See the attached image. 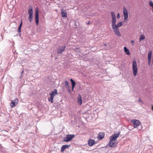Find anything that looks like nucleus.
<instances>
[{
  "label": "nucleus",
  "mask_w": 153,
  "mask_h": 153,
  "mask_svg": "<svg viewBox=\"0 0 153 153\" xmlns=\"http://www.w3.org/2000/svg\"><path fill=\"white\" fill-rule=\"evenodd\" d=\"M131 123L133 124L134 128H137L138 130H140L142 128V125L139 120H131Z\"/></svg>",
  "instance_id": "obj_1"
},
{
  "label": "nucleus",
  "mask_w": 153,
  "mask_h": 153,
  "mask_svg": "<svg viewBox=\"0 0 153 153\" xmlns=\"http://www.w3.org/2000/svg\"><path fill=\"white\" fill-rule=\"evenodd\" d=\"M133 72L134 76H136L137 72V68L136 61L134 60L132 64Z\"/></svg>",
  "instance_id": "obj_2"
},
{
  "label": "nucleus",
  "mask_w": 153,
  "mask_h": 153,
  "mask_svg": "<svg viewBox=\"0 0 153 153\" xmlns=\"http://www.w3.org/2000/svg\"><path fill=\"white\" fill-rule=\"evenodd\" d=\"M33 11L32 7H30L28 9V14L29 15L28 19L30 22L33 20Z\"/></svg>",
  "instance_id": "obj_3"
},
{
  "label": "nucleus",
  "mask_w": 153,
  "mask_h": 153,
  "mask_svg": "<svg viewBox=\"0 0 153 153\" xmlns=\"http://www.w3.org/2000/svg\"><path fill=\"white\" fill-rule=\"evenodd\" d=\"M74 137V134H68L67 135L66 137L64 138L63 140L65 142L69 141Z\"/></svg>",
  "instance_id": "obj_4"
},
{
  "label": "nucleus",
  "mask_w": 153,
  "mask_h": 153,
  "mask_svg": "<svg viewBox=\"0 0 153 153\" xmlns=\"http://www.w3.org/2000/svg\"><path fill=\"white\" fill-rule=\"evenodd\" d=\"M120 134V132L117 133H114L110 137V140L111 141L115 140L119 137Z\"/></svg>",
  "instance_id": "obj_5"
},
{
  "label": "nucleus",
  "mask_w": 153,
  "mask_h": 153,
  "mask_svg": "<svg viewBox=\"0 0 153 153\" xmlns=\"http://www.w3.org/2000/svg\"><path fill=\"white\" fill-rule=\"evenodd\" d=\"M111 16L112 18V27L115 25L116 22V17L115 14L114 12H111Z\"/></svg>",
  "instance_id": "obj_6"
},
{
  "label": "nucleus",
  "mask_w": 153,
  "mask_h": 153,
  "mask_svg": "<svg viewBox=\"0 0 153 153\" xmlns=\"http://www.w3.org/2000/svg\"><path fill=\"white\" fill-rule=\"evenodd\" d=\"M65 45L59 46L57 49V53L59 54L62 53L65 50Z\"/></svg>",
  "instance_id": "obj_7"
},
{
  "label": "nucleus",
  "mask_w": 153,
  "mask_h": 153,
  "mask_svg": "<svg viewBox=\"0 0 153 153\" xmlns=\"http://www.w3.org/2000/svg\"><path fill=\"white\" fill-rule=\"evenodd\" d=\"M35 21L36 24L38 25L39 22V14L38 10L37 9L35 10Z\"/></svg>",
  "instance_id": "obj_8"
},
{
  "label": "nucleus",
  "mask_w": 153,
  "mask_h": 153,
  "mask_svg": "<svg viewBox=\"0 0 153 153\" xmlns=\"http://www.w3.org/2000/svg\"><path fill=\"white\" fill-rule=\"evenodd\" d=\"M123 15L124 18V20L127 19L128 17V13L126 8L125 7L123 8Z\"/></svg>",
  "instance_id": "obj_9"
},
{
  "label": "nucleus",
  "mask_w": 153,
  "mask_h": 153,
  "mask_svg": "<svg viewBox=\"0 0 153 153\" xmlns=\"http://www.w3.org/2000/svg\"><path fill=\"white\" fill-rule=\"evenodd\" d=\"M123 25V24L122 22H120V23H119L117 25H114V26H112V28L113 30H115L116 29H118V28L119 27H120V26H121V25Z\"/></svg>",
  "instance_id": "obj_10"
},
{
  "label": "nucleus",
  "mask_w": 153,
  "mask_h": 153,
  "mask_svg": "<svg viewBox=\"0 0 153 153\" xmlns=\"http://www.w3.org/2000/svg\"><path fill=\"white\" fill-rule=\"evenodd\" d=\"M117 144V143L116 142L115 140L111 141L110 140L109 142V145L110 146L112 147L116 146Z\"/></svg>",
  "instance_id": "obj_11"
},
{
  "label": "nucleus",
  "mask_w": 153,
  "mask_h": 153,
  "mask_svg": "<svg viewBox=\"0 0 153 153\" xmlns=\"http://www.w3.org/2000/svg\"><path fill=\"white\" fill-rule=\"evenodd\" d=\"M70 146V145H63L61 148V152H63L66 148H68Z\"/></svg>",
  "instance_id": "obj_12"
},
{
  "label": "nucleus",
  "mask_w": 153,
  "mask_h": 153,
  "mask_svg": "<svg viewBox=\"0 0 153 153\" xmlns=\"http://www.w3.org/2000/svg\"><path fill=\"white\" fill-rule=\"evenodd\" d=\"M95 143V140H92L91 139H89L88 140V144L90 146H92Z\"/></svg>",
  "instance_id": "obj_13"
},
{
  "label": "nucleus",
  "mask_w": 153,
  "mask_h": 153,
  "mask_svg": "<svg viewBox=\"0 0 153 153\" xmlns=\"http://www.w3.org/2000/svg\"><path fill=\"white\" fill-rule=\"evenodd\" d=\"M152 52L151 51L149 52L148 54V63L149 64L151 61V56H152Z\"/></svg>",
  "instance_id": "obj_14"
},
{
  "label": "nucleus",
  "mask_w": 153,
  "mask_h": 153,
  "mask_svg": "<svg viewBox=\"0 0 153 153\" xmlns=\"http://www.w3.org/2000/svg\"><path fill=\"white\" fill-rule=\"evenodd\" d=\"M57 94V90L56 89H55L52 91L51 93L50 94V95L54 97V96Z\"/></svg>",
  "instance_id": "obj_15"
},
{
  "label": "nucleus",
  "mask_w": 153,
  "mask_h": 153,
  "mask_svg": "<svg viewBox=\"0 0 153 153\" xmlns=\"http://www.w3.org/2000/svg\"><path fill=\"white\" fill-rule=\"evenodd\" d=\"M62 16V17H66L67 16V13L65 10L62 9L61 10Z\"/></svg>",
  "instance_id": "obj_16"
},
{
  "label": "nucleus",
  "mask_w": 153,
  "mask_h": 153,
  "mask_svg": "<svg viewBox=\"0 0 153 153\" xmlns=\"http://www.w3.org/2000/svg\"><path fill=\"white\" fill-rule=\"evenodd\" d=\"M77 101L78 104L81 105L82 103V101L81 96L80 94L78 96Z\"/></svg>",
  "instance_id": "obj_17"
},
{
  "label": "nucleus",
  "mask_w": 153,
  "mask_h": 153,
  "mask_svg": "<svg viewBox=\"0 0 153 153\" xmlns=\"http://www.w3.org/2000/svg\"><path fill=\"white\" fill-rule=\"evenodd\" d=\"M104 136V134L102 132H101L99 133L97 136V138L99 140H101L103 138Z\"/></svg>",
  "instance_id": "obj_18"
},
{
  "label": "nucleus",
  "mask_w": 153,
  "mask_h": 153,
  "mask_svg": "<svg viewBox=\"0 0 153 153\" xmlns=\"http://www.w3.org/2000/svg\"><path fill=\"white\" fill-rule=\"evenodd\" d=\"M114 33L118 36L120 37L121 36V34L118 30V29L115 30H113Z\"/></svg>",
  "instance_id": "obj_19"
},
{
  "label": "nucleus",
  "mask_w": 153,
  "mask_h": 153,
  "mask_svg": "<svg viewBox=\"0 0 153 153\" xmlns=\"http://www.w3.org/2000/svg\"><path fill=\"white\" fill-rule=\"evenodd\" d=\"M124 51L126 54L128 55L130 54V53L128 49L126 47H124Z\"/></svg>",
  "instance_id": "obj_20"
},
{
  "label": "nucleus",
  "mask_w": 153,
  "mask_h": 153,
  "mask_svg": "<svg viewBox=\"0 0 153 153\" xmlns=\"http://www.w3.org/2000/svg\"><path fill=\"white\" fill-rule=\"evenodd\" d=\"M65 87L66 88H69L70 86L69 85V83L67 81H65Z\"/></svg>",
  "instance_id": "obj_21"
},
{
  "label": "nucleus",
  "mask_w": 153,
  "mask_h": 153,
  "mask_svg": "<svg viewBox=\"0 0 153 153\" xmlns=\"http://www.w3.org/2000/svg\"><path fill=\"white\" fill-rule=\"evenodd\" d=\"M53 96H51V97H49L48 98V101L51 102V103H53Z\"/></svg>",
  "instance_id": "obj_22"
},
{
  "label": "nucleus",
  "mask_w": 153,
  "mask_h": 153,
  "mask_svg": "<svg viewBox=\"0 0 153 153\" xmlns=\"http://www.w3.org/2000/svg\"><path fill=\"white\" fill-rule=\"evenodd\" d=\"M70 81L72 84V86H75L76 85V83L72 79H70Z\"/></svg>",
  "instance_id": "obj_23"
},
{
  "label": "nucleus",
  "mask_w": 153,
  "mask_h": 153,
  "mask_svg": "<svg viewBox=\"0 0 153 153\" xmlns=\"http://www.w3.org/2000/svg\"><path fill=\"white\" fill-rule=\"evenodd\" d=\"M145 39V36L143 34L141 35L140 36L139 39L140 41H141Z\"/></svg>",
  "instance_id": "obj_24"
},
{
  "label": "nucleus",
  "mask_w": 153,
  "mask_h": 153,
  "mask_svg": "<svg viewBox=\"0 0 153 153\" xmlns=\"http://www.w3.org/2000/svg\"><path fill=\"white\" fill-rule=\"evenodd\" d=\"M16 105L15 103L13 102V101H12L11 103L10 104V106L11 108H13Z\"/></svg>",
  "instance_id": "obj_25"
},
{
  "label": "nucleus",
  "mask_w": 153,
  "mask_h": 153,
  "mask_svg": "<svg viewBox=\"0 0 153 153\" xmlns=\"http://www.w3.org/2000/svg\"><path fill=\"white\" fill-rule=\"evenodd\" d=\"M13 101L15 103V104H16V105L18 104L19 102V100L18 99H16Z\"/></svg>",
  "instance_id": "obj_26"
},
{
  "label": "nucleus",
  "mask_w": 153,
  "mask_h": 153,
  "mask_svg": "<svg viewBox=\"0 0 153 153\" xmlns=\"http://www.w3.org/2000/svg\"><path fill=\"white\" fill-rule=\"evenodd\" d=\"M149 4L151 7H153V3L152 1H149Z\"/></svg>",
  "instance_id": "obj_27"
},
{
  "label": "nucleus",
  "mask_w": 153,
  "mask_h": 153,
  "mask_svg": "<svg viewBox=\"0 0 153 153\" xmlns=\"http://www.w3.org/2000/svg\"><path fill=\"white\" fill-rule=\"evenodd\" d=\"M18 32L19 33H20L21 32V28L18 27Z\"/></svg>",
  "instance_id": "obj_28"
},
{
  "label": "nucleus",
  "mask_w": 153,
  "mask_h": 153,
  "mask_svg": "<svg viewBox=\"0 0 153 153\" xmlns=\"http://www.w3.org/2000/svg\"><path fill=\"white\" fill-rule=\"evenodd\" d=\"M68 90V92L70 93L71 91V86H70L69 88H67Z\"/></svg>",
  "instance_id": "obj_29"
},
{
  "label": "nucleus",
  "mask_w": 153,
  "mask_h": 153,
  "mask_svg": "<svg viewBox=\"0 0 153 153\" xmlns=\"http://www.w3.org/2000/svg\"><path fill=\"white\" fill-rule=\"evenodd\" d=\"M23 72H24V71H22L21 73V76L20 77V78L21 79L23 76V74H22L23 73Z\"/></svg>",
  "instance_id": "obj_30"
},
{
  "label": "nucleus",
  "mask_w": 153,
  "mask_h": 153,
  "mask_svg": "<svg viewBox=\"0 0 153 153\" xmlns=\"http://www.w3.org/2000/svg\"><path fill=\"white\" fill-rule=\"evenodd\" d=\"M117 18L118 19H119L120 18V14H119V13H118V14H117Z\"/></svg>",
  "instance_id": "obj_31"
},
{
  "label": "nucleus",
  "mask_w": 153,
  "mask_h": 153,
  "mask_svg": "<svg viewBox=\"0 0 153 153\" xmlns=\"http://www.w3.org/2000/svg\"><path fill=\"white\" fill-rule=\"evenodd\" d=\"M22 25V20L19 26V27L21 28Z\"/></svg>",
  "instance_id": "obj_32"
},
{
  "label": "nucleus",
  "mask_w": 153,
  "mask_h": 153,
  "mask_svg": "<svg viewBox=\"0 0 153 153\" xmlns=\"http://www.w3.org/2000/svg\"><path fill=\"white\" fill-rule=\"evenodd\" d=\"M134 40H132L131 41V43L132 44V45H133L134 43Z\"/></svg>",
  "instance_id": "obj_33"
},
{
  "label": "nucleus",
  "mask_w": 153,
  "mask_h": 153,
  "mask_svg": "<svg viewBox=\"0 0 153 153\" xmlns=\"http://www.w3.org/2000/svg\"><path fill=\"white\" fill-rule=\"evenodd\" d=\"M138 100L140 102H142V100L140 99L139 98Z\"/></svg>",
  "instance_id": "obj_34"
},
{
  "label": "nucleus",
  "mask_w": 153,
  "mask_h": 153,
  "mask_svg": "<svg viewBox=\"0 0 153 153\" xmlns=\"http://www.w3.org/2000/svg\"><path fill=\"white\" fill-rule=\"evenodd\" d=\"M74 86H73H73H72V91H74Z\"/></svg>",
  "instance_id": "obj_35"
},
{
  "label": "nucleus",
  "mask_w": 153,
  "mask_h": 153,
  "mask_svg": "<svg viewBox=\"0 0 153 153\" xmlns=\"http://www.w3.org/2000/svg\"><path fill=\"white\" fill-rule=\"evenodd\" d=\"M90 24V22H88V23H86L87 25H89Z\"/></svg>",
  "instance_id": "obj_36"
},
{
  "label": "nucleus",
  "mask_w": 153,
  "mask_h": 153,
  "mask_svg": "<svg viewBox=\"0 0 153 153\" xmlns=\"http://www.w3.org/2000/svg\"><path fill=\"white\" fill-rule=\"evenodd\" d=\"M19 33V36H20L21 35V33Z\"/></svg>",
  "instance_id": "obj_37"
},
{
  "label": "nucleus",
  "mask_w": 153,
  "mask_h": 153,
  "mask_svg": "<svg viewBox=\"0 0 153 153\" xmlns=\"http://www.w3.org/2000/svg\"><path fill=\"white\" fill-rule=\"evenodd\" d=\"M152 110H153V105H152Z\"/></svg>",
  "instance_id": "obj_38"
},
{
  "label": "nucleus",
  "mask_w": 153,
  "mask_h": 153,
  "mask_svg": "<svg viewBox=\"0 0 153 153\" xmlns=\"http://www.w3.org/2000/svg\"><path fill=\"white\" fill-rule=\"evenodd\" d=\"M152 63L153 64V62H152Z\"/></svg>",
  "instance_id": "obj_39"
}]
</instances>
